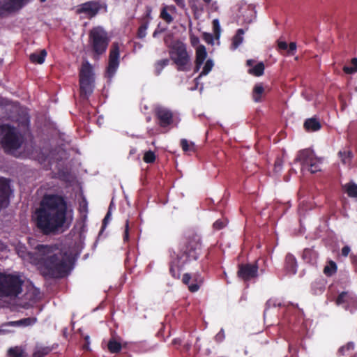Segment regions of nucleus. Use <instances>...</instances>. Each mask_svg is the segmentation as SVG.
<instances>
[{"label":"nucleus","mask_w":357,"mask_h":357,"mask_svg":"<svg viewBox=\"0 0 357 357\" xmlns=\"http://www.w3.org/2000/svg\"><path fill=\"white\" fill-rule=\"evenodd\" d=\"M344 73L353 74L357 72V58H354L351 61L350 66H344L343 68Z\"/></svg>","instance_id":"nucleus-31"},{"label":"nucleus","mask_w":357,"mask_h":357,"mask_svg":"<svg viewBox=\"0 0 357 357\" xmlns=\"http://www.w3.org/2000/svg\"><path fill=\"white\" fill-rule=\"evenodd\" d=\"M226 223L223 220H217L213 224V227L215 229H220L225 226Z\"/></svg>","instance_id":"nucleus-41"},{"label":"nucleus","mask_w":357,"mask_h":357,"mask_svg":"<svg viewBox=\"0 0 357 357\" xmlns=\"http://www.w3.org/2000/svg\"><path fill=\"white\" fill-rule=\"evenodd\" d=\"M213 25L215 32L218 35L220 31V26L218 20L215 19L213 21Z\"/></svg>","instance_id":"nucleus-42"},{"label":"nucleus","mask_w":357,"mask_h":357,"mask_svg":"<svg viewBox=\"0 0 357 357\" xmlns=\"http://www.w3.org/2000/svg\"><path fill=\"white\" fill-rule=\"evenodd\" d=\"M205 3H208L211 1V0H203Z\"/></svg>","instance_id":"nucleus-60"},{"label":"nucleus","mask_w":357,"mask_h":357,"mask_svg":"<svg viewBox=\"0 0 357 357\" xmlns=\"http://www.w3.org/2000/svg\"><path fill=\"white\" fill-rule=\"evenodd\" d=\"M162 8H164L165 10H166L167 11L171 13H176V7L173 5H170V6H165Z\"/></svg>","instance_id":"nucleus-47"},{"label":"nucleus","mask_w":357,"mask_h":357,"mask_svg":"<svg viewBox=\"0 0 357 357\" xmlns=\"http://www.w3.org/2000/svg\"><path fill=\"white\" fill-rule=\"evenodd\" d=\"M224 337V334L222 331H220L217 335H216V339H218L220 340H221L222 338Z\"/></svg>","instance_id":"nucleus-55"},{"label":"nucleus","mask_w":357,"mask_h":357,"mask_svg":"<svg viewBox=\"0 0 357 357\" xmlns=\"http://www.w3.org/2000/svg\"><path fill=\"white\" fill-rule=\"evenodd\" d=\"M22 283L17 275L0 273V296L17 297L22 292Z\"/></svg>","instance_id":"nucleus-5"},{"label":"nucleus","mask_w":357,"mask_h":357,"mask_svg":"<svg viewBox=\"0 0 357 357\" xmlns=\"http://www.w3.org/2000/svg\"><path fill=\"white\" fill-rule=\"evenodd\" d=\"M336 271V264L331 261L327 266H325L324 269V273L326 275H332L333 273H335Z\"/></svg>","instance_id":"nucleus-35"},{"label":"nucleus","mask_w":357,"mask_h":357,"mask_svg":"<svg viewBox=\"0 0 357 357\" xmlns=\"http://www.w3.org/2000/svg\"><path fill=\"white\" fill-rule=\"evenodd\" d=\"M349 308H350V310H352V309H354L353 307H351V306L349 307Z\"/></svg>","instance_id":"nucleus-61"},{"label":"nucleus","mask_w":357,"mask_h":357,"mask_svg":"<svg viewBox=\"0 0 357 357\" xmlns=\"http://www.w3.org/2000/svg\"><path fill=\"white\" fill-rule=\"evenodd\" d=\"M36 223L45 234L68 228L73 220V211L62 196L45 195L36 211Z\"/></svg>","instance_id":"nucleus-2"},{"label":"nucleus","mask_w":357,"mask_h":357,"mask_svg":"<svg viewBox=\"0 0 357 357\" xmlns=\"http://www.w3.org/2000/svg\"><path fill=\"white\" fill-rule=\"evenodd\" d=\"M50 351L48 347H37L33 354V357H44Z\"/></svg>","instance_id":"nucleus-34"},{"label":"nucleus","mask_w":357,"mask_h":357,"mask_svg":"<svg viewBox=\"0 0 357 357\" xmlns=\"http://www.w3.org/2000/svg\"><path fill=\"white\" fill-rule=\"evenodd\" d=\"M107 348L111 353H117L120 351L121 345L115 339H111L107 344Z\"/></svg>","instance_id":"nucleus-29"},{"label":"nucleus","mask_w":357,"mask_h":357,"mask_svg":"<svg viewBox=\"0 0 357 357\" xmlns=\"http://www.w3.org/2000/svg\"><path fill=\"white\" fill-rule=\"evenodd\" d=\"M8 357H25L26 356L25 347L22 346L10 347L8 350Z\"/></svg>","instance_id":"nucleus-22"},{"label":"nucleus","mask_w":357,"mask_h":357,"mask_svg":"<svg viewBox=\"0 0 357 357\" xmlns=\"http://www.w3.org/2000/svg\"><path fill=\"white\" fill-rule=\"evenodd\" d=\"M183 282L188 286V289L191 292L198 291L200 285L203 282V278L199 274H195L191 276L188 273H185L183 276Z\"/></svg>","instance_id":"nucleus-12"},{"label":"nucleus","mask_w":357,"mask_h":357,"mask_svg":"<svg viewBox=\"0 0 357 357\" xmlns=\"http://www.w3.org/2000/svg\"><path fill=\"white\" fill-rule=\"evenodd\" d=\"M46 0H40L41 2H44Z\"/></svg>","instance_id":"nucleus-63"},{"label":"nucleus","mask_w":357,"mask_h":357,"mask_svg":"<svg viewBox=\"0 0 357 357\" xmlns=\"http://www.w3.org/2000/svg\"><path fill=\"white\" fill-rule=\"evenodd\" d=\"M128 239V222L127 221L126 225L125 234H124V240L126 241Z\"/></svg>","instance_id":"nucleus-52"},{"label":"nucleus","mask_w":357,"mask_h":357,"mask_svg":"<svg viewBox=\"0 0 357 357\" xmlns=\"http://www.w3.org/2000/svg\"><path fill=\"white\" fill-rule=\"evenodd\" d=\"M181 145L183 150L185 152L187 151H195V144L192 142H188L185 139H183L181 141Z\"/></svg>","instance_id":"nucleus-32"},{"label":"nucleus","mask_w":357,"mask_h":357,"mask_svg":"<svg viewBox=\"0 0 357 357\" xmlns=\"http://www.w3.org/2000/svg\"><path fill=\"white\" fill-rule=\"evenodd\" d=\"M100 8L98 3L89 1L77 6L76 11L78 14H84L85 17L91 18L98 13Z\"/></svg>","instance_id":"nucleus-11"},{"label":"nucleus","mask_w":357,"mask_h":357,"mask_svg":"<svg viewBox=\"0 0 357 357\" xmlns=\"http://www.w3.org/2000/svg\"><path fill=\"white\" fill-rule=\"evenodd\" d=\"M10 323L11 321H9L1 325L0 328V335H5L14 332V330L11 329L10 328H14L15 326L12 324H10Z\"/></svg>","instance_id":"nucleus-33"},{"label":"nucleus","mask_w":357,"mask_h":357,"mask_svg":"<svg viewBox=\"0 0 357 357\" xmlns=\"http://www.w3.org/2000/svg\"><path fill=\"white\" fill-rule=\"evenodd\" d=\"M165 43L170 47V57L177 66L178 70H189L191 67L190 56L186 50L185 45L181 41H175L170 45L167 38H165Z\"/></svg>","instance_id":"nucleus-4"},{"label":"nucleus","mask_w":357,"mask_h":357,"mask_svg":"<svg viewBox=\"0 0 357 357\" xmlns=\"http://www.w3.org/2000/svg\"><path fill=\"white\" fill-rule=\"evenodd\" d=\"M211 8L214 11H217L218 8L217 2H213L211 6Z\"/></svg>","instance_id":"nucleus-54"},{"label":"nucleus","mask_w":357,"mask_h":357,"mask_svg":"<svg viewBox=\"0 0 357 357\" xmlns=\"http://www.w3.org/2000/svg\"><path fill=\"white\" fill-rule=\"evenodd\" d=\"M110 218H111V213L110 211H109L106 215V216L105 217L104 220H103V225L105 226L106 224L107 223L108 221H109L110 220Z\"/></svg>","instance_id":"nucleus-50"},{"label":"nucleus","mask_w":357,"mask_h":357,"mask_svg":"<svg viewBox=\"0 0 357 357\" xmlns=\"http://www.w3.org/2000/svg\"><path fill=\"white\" fill-rule=\"evenodd\" d=\"M0 143L6 152L17 155V150L23 143L22 134L9 125L0 126Z\"/></svg>","instance_id":"nucleus-3"},{"label":"nucleus","mask_w":357,"mask_h":357,"mask_svg":"<svg viewBox=\"0 0 357 357\" xmlns=\"http://www.w3.org/2000/svg\"><path fill=\"white\" fill-rule=\"evenodd\" d=\"M175 3L180 7L185 6V0H174Z\"/></svg>","instance_id":"nucleus-53"},{"label":"nucleus","mask_w":357,"mask_h":357,"mask_svg":"<svg viewBox=\"0 0 357 357\" xmlns=\"http://www.w3.org/2000/svg\"><path fill=\"white\" fill-rule=\"evenodd\" d=\"M9 186L6 180L0 178V210L8 204Z\"/></svg>","instance_id":"nucleus-16"},{"label":"nucleus","mask_w":357,"mask_h":357,"mask_svg":"<svg viewBox=\"0 0 357 357\" xmlns=\"http://www.w3.org/2000/svg\"><path fill=\"white\" fill-rule=\"evenodd\" d=\"M354 347V345L353 343L350 342L349 344H347V346L345 347H342L340 349V351H343L344 349H347V350H350V349H353Z\"/></svg>","instance_id":"nucleus-51"},{"label":"nucleus","mask_w":357,"mask_h":357,"mask_svg":"<svg viewBox=\"0 0 357 357\" xmlns=\"http://www.w3.org/2000/svg\"><path fill=\"white\" fill-rule=\"evenodd\" d=\"M119 45L114 43L112 45L109 52V64L107 69V75L109 77H113L119 66Z\"/></svg>","instance_id":"nucleus-9"},{"label":"nucleus","mask_w":357,"mask_h":357,"mask_svg":"<svg viewBox=\"0 0 357 357\" xmlns=\"http://www.w3.org/2000/svg\"><path fill=\"white\" fill-rule=\"evenodd\" d=\"M244 31L243 29H238L237 33L234 36L232 40L231 48L233 50L236 49L243 42V35Z\"/></svg>","instance_id":"nucleus-28"},{"label":"nucleus","mask_w":357,"mask_h":357,"mask_svg":"<svg viewBox=\"0 0 357 357\" xmlns=\"http://www.w3.org/2000/svg\"><path fill=\"white\" fill-rule=\"evenodd\" d=\"M47 52L45 50H42L40 52H36L30 54L29 59L33 63L42 64L44 63Z\"/></svg>","instance_id":"nucleus-21"},{"label":"nucleus","mask_w":357,"mask_h":357,"mask_svg":"<svg viewBox=\"0 0 357 357\" xmlns=\"http://www.w3.org/2000/svg\"><path fill=\"white\" fill-rule=\"evenodd\" d=\"M156 114L162 126H167L172 122V113L165 107H158Z\"/></svg>","instance_id":"nucleus-15"},{"label":"nucleus","mask_w":357,"mask_h":357,"mask_svg":"<svg viewBox=\"0 0 357 357\" xmlns=\"http://www.w3.org/2000/svg\"><path fill=\"white\" fill-rule=\"evenodd\" d=\"M39 290L31 285L28 287L27 292L25 294L26 299L29 300L31 302H35L39 298Z\"/></svg>","instance_id":"nucleus-24"},{"label":"nucleus","mask_w":357,"mask_h":357,"mask_svg":"<svg viewBox=\"0 0 357 357\" xmlns=\"http://www.w3.org/2000/svg\"><path fill=\"white\" fill-rule=\"evenodd\" d=\"M304 126L306 130L309 131H317L321 128L320 123L314 119H307L305 121Z\"/></svg>","instance_id":"nucleus-25"},{"label":"nucleus","mask_w":357,"mask_h":357,"mask_svg":"<svg viewBox=\"0 0 357 357\" xmlns=\"http://www.w3.org/2000/svg\"><path fill=\"white\" fill-rule=\"evenodd\" d=\"M171 14V13L167 11L164 8H162L160 12V17L167 23L169 24L173 21V17Z\"/></svg>","instance_id":"nucleus-36"},{"label":"nucleus","mask_w":357,"mask_h":357,"mask_svg":"<svg viewBox=\"0 0 357 357\" xmlns=\"http://www.w3.org/2000/svg\"><path fill=\"white\" fill-rule=\"evenodd\" d=\"M257 270L258 268L255 264L242 265L239 268L238 275L244 280H248L257 275Z\"/></svg>","instance_id":"nucleus-13"},{"label":"nucleus","mask_w":357,"mask_h":357,"mask_svg":"<svg viewBox=\"0 0 357 357\" xmlns=\"http://www.w3.org/2000/svg\"><path fill=\"white\" fill-rule=\"evenodd\" d=\"M17 255L25 261L35 265L44 275L61 277L68 269L69 257L56 246L37 245L34 253L27 252L26 247L18 243Z\"/></svg>","instance_id":"nucleus-1"},{"label":"nucleus","mask_w":357,"mask_h":357,"mask_svg":"<svg viewBox=\"0 0 357 357\" xmlns=\"http://www.w3.org/2000/svg\"><path fill=\"white\" fill-rule=\"evenodd\" d=\"M213 66H214L213 61L211 59H208L206 61V63L203 67L202 71L201 72L199 77L208 75L209 73V72L211 71Z\"/></svg>","instance_id":"nucleus-30"},{"label":"nucleus","mask_w":357,"mask_h":357,"mask_svg":"<svg viewBox=\"0 0 357 357\" xmlns=\"http://www.w3.org/2000/svg\"><path fill=\"white\" fill-rule=\"evenodd\" d=\"M336 303L337 305L344 304L345 309H349L351 306L356 310L357 308V298L353 294L343 292L337 297Z\"/></svg>","instance_id":"nucleus-14"},{"label":"nucleus","mask_w":357,"mask_h":357,"mask_svg":"<svg viewBox=\"0 0 357 357\" xmlns=\"http://www.w3.org/2000/svg\"><path fill=\"white\" fill-rule=\"evenodd\" d=\"M157 34H158V31H155L153 34V36L155 37Z\"/></svg>","instance_id":"nucleus-59"},{"label":"nucleus","mask_w":357,"mask_h":357,"mask_svg":"<svg viewBox=\"0 0 357 357\" xmlns=\"http://www.w3.org/2000/svg\"><path fill=\"white\" fill-rule=\"evenodd\" d=\"M343 188L349 197L357 199V185L356 183L350 182L345 184Z\"/></svg>","instance_id":"nucleus-27"},{"label":"nucleus","mask_w":357,"mask_h":357,"mask_svg":"<svg viewBox=\"0 0 357 357\" xmlns=\"http://www.w3.org/2000/svg\"><path fill=\"white\" fill-rule=\"evenodd\" d=\"M285 267L287 271L291 274H295L296 272V260L291 254H288L285 259Z\"/></svg>","instance_id":"nucleus-20"},{"label":"nucleus","mask_w":357,"mask_h":357,"mask_svg":"<svg viewBox=\"0 0 357 357\" xmlns=\"http://www.w3.org/2000/svg\"><path fill=\"white\" fill-rule=\"evenodd\" d=\"M30 0H4L0 4V15L20 9Z\"/></svg>","instance_id":"nucleus-10"},{"label":"nucleus","mask_w":357,"mask_h":357,"mask_svg":"<svg viewBox=\"0 0 357 357\" xmlns=\"http://www.w3.org/2000/svg\"><path fill=\"white\" fill-rule=\"evenodd\" d=\"M147 17H149L150 20L151 19V10L148 11V13H147Z\"/></svg>","instance_id":"nucleus-58"},{"label":"nucleus","mask_w":357,"mask_h":357,"mask_svg":"<svg viewBox=\"0 0 357 357\" xmlns=\"http://www.w3.org/2000/svg\"><path fill=\"white\" fill-rule=\"evenodd\" d=\"M190 42L193 47H197L198 45H200L199 38L195 36H192L190 37Z\"/></svg>","instance_id":"nucleus-45"},{"label":"nucleus","mask_w":357,"mask_h":357,"mask_svg":"<svg viewBox=\"0 0 357 357\" xmlns=\"http://www.w3.org/2000/svg\"><path fill=\"white\" fill-rule=\"evenodd\" d=\"M169 63V60L167 59H161L155 63V70L158 74H159L164 67H165Z\"/></svg>","instance_id":"nucleus-37"},{"label":"nucleus","mask_w":357,"mask_h":357,"mask_svg":"<svg viewBox=\"0 0 357 357\" xmlns=\"http://www.w3.org/2000/svg\"><path fill=\"white\" fill-rule=\"evenodd\" d=\"M137 150L135 149H132L130 151V154H134L135 153H136Z\"/></svg>","instance_id":"nucleus-57"},{"label":"nucleus","mask_w":357,"mask_h":357,"mask_svg":"<svg viewBox=\"0 0 357 357\" xmlns=\"http://www.w3.org/2000/svg\"><path fill=\"white\" fill-rule=\"evenodd\" d=\"M282 162L281 160L280 159H278L275 162V165H274V171L278 173V172H280L282 169Z\"/></svg>","instance_id":"nucleus-40"},{"label":"nucleus","mask_w":357,"mask_h":357,"mask_svg":"<svg viewBox=\"0 0 357 357\" xmlns=\"http://www.w3.org/2000/svg\"><path fill=\"white\" fill-rule=\"evenodd\" d=\"M29 244H30L31 245H32V243H31V241H29Z\"/></svg>","instance_id":"nucleus-62"},{"label":"nucleus","mask_w":357,"mask_h":357,"mask_svg":"<svg viewBox=\"0 0 357 357\" xmlns=\"http://www.w3.org/2000/svg\"><path fill=\"white\" fill-rule=\"evenodd\" d=\"M338 155L344 165H349L352 158V153L349 150L340 151Z\"/></svg>","instance_id":"nucleus-26"},{"label":"nucleus","mask_w":357,"mask_h":357,"mask_svg":"<svg viewBox=\"0 0 357 357\" xmlns=\"http://www.w3.org/2000/svg\"><path fill=\"white\" fill-rule=\"evenodd\" d=\"M90 45L98 57L102 54L107 50L109 38L106 31L101 26L93 28L89 33Z\"/></svg>","instance_id":"nucleus-7"},{"label":"nucleus","mask_w":357,"mask_h":357,"mask_svg":"<svg viewBox=\"0 0 357 357\" xmlns=\"http://www.w3.org/2000/svg\"><path fill=\"white\" fill-rule=\"evenodd\" d=\"M79 86L82 95L89 96L93 91L94 73L92 66L89 61H84L79 70Z\"/></svg>","instance_id":"nucleus-8"},{"label":"nucleus","mask_w":357,"mask_h":357,"mask_svg":"<svg viewBox=\"0 0 357 357\" xmlns=\"http://www.w3.org/2000/svg\"><path fill=\"white\" fill-rule=\"evenodd\" d=\"M36 322V318L28 317L22 319L20 320L11 321L10 324L13 325L15 327H26L33 325Z\"/></svg>","instance_id":"nucleus-23"},{"label":"nucleus","mask_w":357,"mask_h":357,"mask_svg":"<svg viewBox=\"0 0 357 357\" xmlns=\"http://www.w3.org/2000/svg\"><path fill=\"white\" fill-rule=\"evenodd\" d=\"M149 26V22H146L144 24L141 25L138 29V36L140 38H143L146 35V30Z\"/></svg>","instance_id":"nucleus-39"},{"label":"nucleus","mask_w":357,"mask_h":357,"mask_svg":"<svg viewBox=\"0 0 357 357\" xmlns=\"http://www.w3.org/2000/svg\"><path fill=\"white\" fill-rule=\"evenodd\" d=\"M86 344L83 345V349L85 350H90V337L89 335L84 337Z\"/></svg>","instance_id":"nucleus-46"},{"label":"nucleus","mask_w":357,"mask_h":357,"mask_svg":"<svg viewBox=\"0 0 357 357\" xmlns=\"http://www.w3.org/2000/svg\"><path fill=\"white\" fill-rule=\"evenodd\" d=\"M267 86H264L262 83H257L255 85L252 91V98L256 102L261 100Z\"/></svg>","instance_id":"nucleus-19"},{"label":"nucleus","mask_w":357,"mask_h":357,"mask_svg":"<svg viewBox=\"0 0 357 357\" xmlns=\"http://www.w3.org/2000/svg\"><path fill=\"white\" fill-rule=\"evenodd\" d=\"M295 161L301 164L302 171L314 174L321 170V158L317 157L314 152L310 149L300 151Z\"/></svg>","instance_id":"nucleus-6"},{"label":"nucleus","mask_w":357,"mask_h":357,"mask_svg":"<svg viewBox=\"0 0 357 357\" xmlns=\"http://www.w3.org/2000/svg\"><path fill=\"white\" fill-rule=\"evenodd\" d=\"M143 159L145 162L151 163L155 160V155L153 151H149L145 152Z\"/></svg>","instance_id":"nucleus-38"},{"label":"nucleus","mask_w":357,"mask_h":357,"mask_svg":"<svg viewBox=\"0 0 357 357\" xmlns=\"http://www.w3.org/2000/svg\"><path fill=\"white\" fill-rule=\"evenodd\" d=\"M278 304L276 303V301L273 299H270L266 303V307L268 308L271 306H276Z\"/></svg>","instance_id":"nucleus-49"},{"label":"nucleus","mask_w":357,"mask_h":357,"mask_svg":"<svg viewBox=\"0 0 357 357\" xmlns=\"http://www.w3.org/2000/svg\"><path fill=\"white\" fill-rule=\"evenodd\" d=\"M5 248V245L0 241V250H3Z\"/></svg>","instance_id":"nucleus-56"},{"label":"nucleus","mask_w":357,"mask_h":357,"mask_svg":"<svg viewBox=\"0 0 357 357\" xmlns=\"http://www.w3.org/2000/svg\"><path fill=\"white\" fill-rule=\"evenodd\" d=\"M247 64L250 67L248 73L255 76H261L264 71V65L262 62L255 63L254 60H248Z\"/></svg>","instance_id":"nucleus-18"},{"label":"nucleus","mask_w":357,"mask_h":357,"mask_svg":"<svg viewBox=\"0 0 357 357\" xmlns=\"http://www.w3.org/2000/svg\"><path fill=\"white\" fill-rule=\"evenodd\" d=\"M278 49L281 50H287V49H288V45L284 41H278Z\"/></svg>","instance_id":"nucleus-44"},{"label":"nucleus","mask_w":357,"mask_h":357,"mask_svg":"<svg viewBox=\"0 0 357 357\" xmlns=\"http://www.w3.org/2000/svg\"><path fill=\"white\" fill-rule=\"evenodd\" d=\"M296 50V44L295 43H291L288 45L287 52L289 54L293 55Z\"/></svg>","instance_id":"nucleus-43"},{"label":"nucleus","mask_w":357,"mask_h":357,"mask_svg":"<svg viewBox=\"0 0 357 357\" xmlns=\"http://www.w3.org/2000/svg\"><path fill=\"white\" fill-rule=\"evenodd\" d=\"M207 52L206 47L204 45H198L196 47L195 52V71L197 72L199 70L202 65L206 59Z\"/></svg>","instance_id":"nucleus-17"},{"label":"nucleus","mask_w":357,"mask_h":357,"mask_svg":"<svg viewBox=\"0 0 357 357\" xmlns=\"http://www.w3.org/2000/svg\"><path fill=\"white\" fill-rule=\"evenodd\" d=\"M350 248L349 246H344L342 249V255L344 257H347L349 252H350Z\"/></svg>","instance_id":"nucleus-48"}]
</instances>
